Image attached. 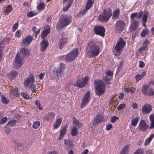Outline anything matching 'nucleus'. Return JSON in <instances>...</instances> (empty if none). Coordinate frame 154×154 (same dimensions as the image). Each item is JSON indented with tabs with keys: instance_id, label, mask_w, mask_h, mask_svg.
<instances>
[{
	"instance_id": "f257e3e1",
	"label": "nucleus",
	"mask_w": 154,
	"mask_h": 154,
	"mask_svg": "<svg viewBox=\"0 0 154 154\" xmlns=\"http://www.w3.org/2000/svg\"><path fill=\"white\" fill-rule=\"evenodd\" d=\"M30 54V51L27 48L25 47L21 48L20 51L17 53L15 58V64L19 67L22 66L23 64V61L25 57L29 56Z\"/></svg>"
},
{
	"instance_id": "f03ea898",
	"label": "nucleus",
	"mask_w": 154,
	"mask_h": 154,
	"mask_svg": "<svg viewBox=\"0 0 154 154\" xmlns=\"http://www.w3.org/2000/svg\"><path fill=\"white\" fill-rule=\"evenodd\" d=\"M100 53L99 47L94 42L91 41L88 44L86 53L90 58L97 56Z\"/></svg>"
},
{
	"instance_id": "7ed1b4c3",
	"label": "nucleus",
	"mask_w": 154,
	"mask_h": 154,
	"mask_svg": "<svg viewBox=\"0 0 154 154\" xmlns=\"http://www.w3.org/2000/svg\"><path fill=\"white\" fill-rule=\"evenodd\" d=\"M72 21V18L70 16L66 15L62 16L61 18L57 22V29L60 30L62 28L69 24Z\"/></svg>"
},
{
	"instance_id": "20e7f679",
	"label": "nucleus",
	"mask_w": 154,
	"mask_h": 154,
	"mask_svg": "<svg viewBox=\"0 0 154 154\" xmlns=\"http://www.w3.org/2000/svg\"><path fill=\"white\" fill-rule=\"evenodd\" d=\"M94 84L95 93L98 96H101L105 93V84L101 80H94Z\"/></svg>"
},
{
	"instance_id": "39448f33",
	"label": "nucleus",
	"mask_w": 154,
	"mask_h": 154,
	"mask_svg": "<svg viewBox=\"0 0 154 154\" xmlns=\"http://www.w3.org/2000/svg\"><path fill=\"white\" fill-rule=\"evenodd\" d=\"M112 10L108 8L104 9L102 13L98 16V19L101 22H106L108 21L112 16Z\"/></svg>"
},
{
	"instance_id": "423d86ee",
	"label": "nucleus",
	"mask_w": 154,
	"mask_h": 154,
	"mask_svg": "<svg viewBox=\"0 0 154 154\" xmlns=\"http://www.w3.org/2000/svg\"><path fill=\"white\" fill-rule=\"evenodd\" d=\"M126 42L123 38L121 37H120L115 47L116 54L119 55L120 54Z\"/></svg>"
},
{
	"instance_id": "0eeeda50",
	"label": "nucleus",
	"mask_w": 154,
	"mask_h": 154,
	"mask_svg": "<svg viewBox=\"0 0 154 154\" xmlns=\"http://www.w3.org/2000/svg\"><path fill=\"white\" fill-rule=\"evenodd\" d=\"M78 55V51L77 48H75L72 50L69 54H67L65 58L66 62H69L74 60L75 58Z\"/></svg>"
},
{
	"instance_id": "6e6552de",
	"label": "nucleus",
	"mask_w": 154,
	"mask_h": 154,
	"mask_svg": "<svg viewBox=\"0 0 154 154\" xmlns=\"http://www.w3.org/2000/svg\"><path fill=\"white\" fill-rule=\"evenodd\" d=\"M94 31L95 33L97 35L103 37H104L105 36V29L102 25H95L94 28Z\"/></svg>"
},
{
	"instance_id": "1a4fd4ad",
	"label": "nucleus",
	"mask_w": 154,
	"mask_h": 154,
	"mask_svg": "<svg viewBox=\"0 0 154 154\" xmlns=\"http://www.w3.org/2000/svg\"><path fill=\"white\" fill-rule=\"evenodd\" d=\"M91 100L90 92L87 91L83 96L80 107L83 108L88 104Z\"/></svg>"
},
{
	"instance_id": "9d476101",
	"label": "nucleus",
	"mask_w": 154,
	"mask_h": 154,
	"mask_svg": "<svg viewBox=\"0 0 154 154\" xmlns=\"http://www.w3.org/2000/svg\"><path fill=\"white\" fill-rule=\"evenodd\" d=\"M125 25V23L122 20H119L116 22L115 27L116 32H121L123 30Z\"/></svg>"
},
{
	"instance_id": "9b49d317",
	"label": "nucleus",
	"mask_w": 154,
	"mask_h": 154,
	"mask_svg": "<svg viewBox=\"0 0 154 154\" xmlns=\"http://www.w3.org/2000/svg\"><path fill=\"white\" fill-rule=\"evenodd\" d=\"M152 107L151 105L148 103L144 104L142 107L141 112L143 114H148L152 111Z\"/></svg>"
},
{
	"instance_id": "f8f14e48",
	"label": "nucleus",
	"mask_w": 154,
	"mask_h": 154,
	"mask_svg": "<svg viewBox=\"0 0 154 154\" xmlns=\"http://www.w3.org/2000/svg\"><path fill=\"white\" fill-rule=\"evenodd\" d=\"M88 77H85L82 78L81 79L78 80L76 82V86L79 88L83 87L85 85L88 83Z\"/></svg>"
},
{
	"instance_id": "ddd939ff",
	"label": "nucleus",
	"mask_w": 154,
	"mask_h": 154,
	"mask_svg": "<svg viewBox=\"0 0 154 154\" xmlns=\"http://www.w3.org/2000/svg\"><path fill=\"white\" fill-rule=\"evenodd\" d=\"M148 125L146 123L145 120L141 119L138 126V130L142 132L146 131L148 128Z\"/></svg>"
},
{
	"instance_id": "4468645a",
	"label": "nucleus",
	"mask_w": 154,
	"mask_h": 154,
	"mask_svg": "<svg viewBox=\"0 0 154 154\" xmlns=\"http://www.w3.org/2000/svg\"><path fill=\"white\" fill-rule=\"evenodd\" d=\"M34 82V75L33 73H30L27 79L24 81V86L28 87L30 83L33 84Z\"/></svg>"
},
{
	"instance_id": "2eb2a0df",
	"label": "nucleus",
	"mask_w": 154,
	"mask_h": 154,
	"mask_svg": "<svg viewBox=\"0 0 154 154\" xmlns=\"http://www.w3.org/2000/svg\"><path fill=\"white\" fill-rule=\"evenodd\" d=\"M105 119L104 117L101 115H97L93 122V124L96 125L99 123L104 122Z\"/></svg>"
},
{
	"instance_id": "dca6fc26",
	"label": "nucleus",
	"mask_w": 154,
	"mask_h": 154,
	"mask_svg": "<svg viewBox=\"0 0 154 154\" xmlns=\"http://www.w3.org/2000/svg\"><path fill=\"white\" fill-rule=\"evenodd\" d=\"M63 10L64 12L67 11L73 3L70 0H63Z\"/></svg>"
},
{
	"instance_id": "f3484780",
	"label": "nucleus",
	"mask_w": 154,
	"mask_h": 154,
	"mask_svg": "<svg viewBox=\"0 0 154 154\" xmlns=\"http://www.w3.org/2000/svg\"><path fill=\"white\" fill-rule=\"evenodd\" d=\"M33 38V36L30 35H28L23 40L22 43L24 45L27 46L31 42Z\"/></svg>"
},
{
	"instance_id": "a211bd4d",
	"label": "nucleus",
	"mask_w": 154,
	"mask_h": 154,
	"mask_svg": "<svg viewBox=\"0 0 154 154\" xmlns=\"http://www.w3.org/2000/svg\"><path fill=\"white\" fill-rule=\"evenodd\" d=\"M50 28L48 25H47L45 27L44 30L41 33V38L44 39L45 37L50 33Z\"/></svg>"
},
{
	"instance_id": "6ab92c4d",
	"label": "nucleus",
	"mask_w": 154,
	"mask_h": 154,
	"mask_svg": "<svg viewBox=\"0 0 154 154\" xmlns=\"http://www.w3.org/2000/svg\"><path fill=\"white\" fill-rule=\"evenodd\" d=\"M40 50L43 51L45 50L49 45V43L48 41L45 40H43L40 43Z\"/></svg>"
},
{
	"instance_id": "aec40b11",
	"label": "nucleus",
	"mask_w": 154,
	"mask_h": 154,
	"mask_svg": "<svg viewBox=\"0 0 154 154\" xmlns=\"http://www.w3.org/2000/svg\"><path fill=\"white\" fill-rule=\"evenodd\" d=\"M143 14V12L140 11L138 13L137 12L133 13L131 14L130 18L131 20H133L134 18L139 19L141 17Z\"/></svg>"
},
{
	"instance_id": "412c9836",
	"label": "nucleus",
	"mask_w": 154,
	"mask_h": 154,
	"mask_svg": "<svg viewBox=\"0 0 154 154\" xmlns=\"http://www.w3.org/2000/svg\"><path fill=\"white\" fill-rule=\"evenodd\" d=\"M55 116V114L53 112H49L43 118L46 121H49L54 118Z\"/></svg>"
},
{
	"instance_id": "4be33fe9",
	"label": "nucleus",
	"mask_w": 154,
	"mask_h": 154,
	"mask_svg": "<svg viewBox=\"0 0 154 154\" xmlns=\"http://www.w3.org/2000/svg\"><path fill=\"white\" fill-rule=\"evenodd\" d=\"M138 22L136 20H134L131 22L130 27V31L132 32L135 31L137 28Z\"/></svg>"
},
{
	"instance_id": "5701e85b",
	"label": "nucleus",
	"mask_w": 154,
	"mask_h": 154,
	"mask_svg": "<svg viewBox=\"0 0 154 154\" xmlns=\"http://www.w3.org/2000/svg\"><path fill=\"white\" fill-rule=\"evenodd\" d=\"M68 41V39L67 38H64L60 39L59 45V47L60 50L62 49Z\"/></svg>"
},
{
	"instance_id": "b1692460",
	"label": "nucleus",
	"mask_w": 154,
	"mask_h": 154,
	"mask_svg": "<svg viewBox=\"0 0 154 154\" xmlns=\"http://www.w3.org/2000/svg\"><path fill=\"white\" fill-rule=\"evenodd\" d=\"M62 121V119L61 118L56 119L53 125L54 129H56L58 128L60 126Z\"/></svg>"
},
{
	"instance_id": "393cba45",
	"label": "nucleus",
	"mask_w": 154,
	"mask_h": 154,
	"mask_svg": "<svg viewBox=\"0 0 154 154\" xmlns=\"http://www.w3.org/2000/svg\"><path fill=\"white\" fill-rule=\"evenodd\" d=\"M72 123L75 125V126L77 127L78 128H80L82 126V123L77 120L74 116L72 117Z\"/></svg>"
},
{
	"instance_id": "a878e982",
	"label": "nucleus",
	"mask_w": 154,
	"mask_h": 154,
	"mask_svg": "<svg viewBox=\"0 0 154 154\" xmlns=\"http://www.w3.org/2000/svg\"><path fill=\"white\" fill-rule=\"evenodd\" d=\"M149 119L150 120L149 129H152L154 128V113L151 114L149 116Z\"/></svg>"
},
{
	"instance_id": "bb28decb",
	"label": "nucleus",
	"mask_w": 154,
	"mask_h": 154,
	"mask_svg": "<svg viewBox=\"0 0 154 154\" xmlns=\"http://www.w3.org/2000/svg\"><path fill=\"white\" fill-rule=\"evenodd\" d=\"M64 144L66 146V149L68 150L73 148V144L72 141L67 140H64Z\"/></svg>"
},
{
	"instance_id": "cd10ccee",
	"label": "nucleus",
	"mask_w": 154,
	"mask_h": 154,
	"mask_svg": "<svg viewBox=\"0 0 154 154\" xmlns=\"http://www.w3.org/2000/svg\"><path fill=\"white\" fill-rule=\"evenodd\" d=\"M66 127L65 126L63 127L60 131V135L58 139L59 140H61L63 138L66 134Z\"/></svg>"
},
{
	"instance_id": "c85d7f7f",
	"label": "nucleus",
	"mask_w": 154,
	"mask_h": 154,
	"mask_svg": "<svg viewBox=\"0 0 154 154\" xmlns=\"http://www.w3.org/2000/svg\"><path fill=\"white\" fill-rule=\"evenodd\" d=\"M140 119V117L139 116H137L133 118L131 121V125L133 126H136L138 122Z\"/></svg>"
},
{
	"instance_id": "c756f323",
	"label": "nucleus",
	"mask_w": 154,
	"mask_h": 154,
	"mask_svg": "<svg viewBox=\"0 0 154 154\" xmlns=\"http://www.w3.org/2000/svg\"><path fill=\"white\" fill-rule=\"evenodd\" d=\"M95 0H88L85 5V8L88 10L93 6Z\"/></svg>"
},
{
	"instance_id": "7c9ffc66",
	"label": "nucleus",
	"mask_w": 154,
	"mask_h": 154,
	"mask_svg": "<svg viewBox=\"0 0 154 154\" xmlns=\"http://www.w3.org/2000/svg\"><path fill=\"white\" fill-rule=\"evenodd\" d=\"M120 10L119 8H117L113 12L112 19L115 20L118 18L119 15Z\"/></svg>"
},
{
	"instance_id": "2f4dec72",
	"label": "nucleus",
	"mask_w": 154,
	"mask_h": 154,
	"mask_svg": "<svg viewBox=\"0 0 154 154\" xmlns=\"http://www.w3.org/2000/svg\"><path fill=\"white\" fill-rule=\"evenodd\" d=\"M12 10V6L11 5H8L6 7L5 9V15H8Z\"/></svg>"
},
{
	"instance_id": "473e14b6",
	"label": "nucleus",
	"mask_w": 154,
	"mask_h": 154,
	"mask_svg": "<svg viewBox=\"0 0 154 154\" xmlns=\"http://www.w3.org/2000/svg\"><path fill=\"white\" fill-rule=\"evenodd\" d=\"M71 133L72 136L74 137L76 136L78 134V132L76 126H73L71 130Z\"/></svg>"
},
{
	"instance_id": "72a5a7b5",
	"label": "nucleus",
	"mask_w": 154,
	"mask_h": 154,
	"mask_svg": "<svg viewBox=\"0 0 154 154\" xmlns=\"http://www.w3.org/2000/svg\"><path fill=\"white\" fill-rule=\"evenodd\" d=\"M135 88H134L133 87L129 88L125 87L124 88V90L127 93H128L130 92L132 94L134 92L135 90Z\"/></svg>"
},
{
	"instance_id": "f704fd0d",
	"label": "nucleus",
	"mask_w": 154,
	"mask_h": 154,
	"mask_svg": "<svg viewBox=\"0 0 154 154\" xmlns=\"http://www.w3.org/2000/svg\"><path fill=\"white\" fill-rule=\"evenodd\" d=\"M18 73L17 71L12 70L9 73V78L13 79L17 77Z\"/></svg>"
},
{
	"instance_id": "c9c22d12",
	"label": "nucleus",
	"mask_w": 154,
	"mask_h": 154,
	"mask_svg": "<svg viewBox=\"0 0 154 154\" xmlns=\"http://www.w3.org/2000/svg\"><path fill=\"white\" fill-rule=\"evenodd\" d=\"M149 85H144L142 86V91L143 94L146 95L148 91V89L149 88Z\"/></svg>"
},
{
	"instance_id": "e433bc0d",
	"label": "nucleus",
	"mask_w": 154,
	"mask_h": 154,
	"mask_svg": "<svg viewBox=\"0 0 154 154\" xmlns=\"http://www.w3.org/2000/svg\"><path fill=\"white\" fill-rule=\"evenodd\" d=\"M149 30L146 28L143 29L140 33V36L141 37H145L146 35H147L149 33Z\"/></svg>"
},
{
	"instance_id": "4c0bfd02",
	"label": "nucleus",
	"mask_w": 154,
	"mask_h": 154,
	"mask_svg": "<svg viewBox=\"0 0 154 154\" xmlns=\"http://www.w3.org/2000/svg\"><path fill=\"white\" fill-rule=\"evenodd\" d=\"M45 3L43 2H41L38 5L37 8L39 11H42L45 8Z\"/></svg>"
},
{
	"instance_id": "58836bf2",
	"label": "nucleus",
	"mask_w": 154,
	"mask_h": 154,
	"mask_svg": "<svg viewBox=\"0 0 154 154\" xmlns=\"http://www.w3.org/2000/svg\"><path fill=\"white\" fill-rule=\"evenodd\" d=\"M149 15L148 11L145 12L143 15L142 20L143 22H146Z\"/></svg>"
},
{
	"instance_id": "ea45409f",
	"label": "nucleus",
	"mask_w": 154,
	"mask_h": 154,
	"mask_svg": "<svg viewBox=\"0 0 154 154\" xmlns=\"http://www.w3.org/2000/svg\"><path fill=\"white\" fill-rule=\"evenodd\" d=\"M40 125V122L39 121H36L34 122L32 124V128L35 129L38 128Z\"/></svg>"
},
{
	"instance_id": "a19ab883",
	"label": "nucleus",
	"mask_w": 154,
	"mask_h": 154,
	"mask_svg": "<svg viewBox=\"0 0 154 154\" xmlns=\"http://www.w3.org/2000/svg\"><path fill=\"white\" fill-rule=\"evenodd\" d=\"M133 154H144V149L143 148H138L134 152Z\"/></svg>"
},
{
	"instance_id": "79ce46f5",
	"label": "nucleus",
	"mask_w": 154,
	"mask_h": 154,
	"mask_svg": "<svg viewBox=\"0 0 154 154\" xmlns=\"http://www.w3.org/2000/svg\"><path fill=\"white\" fill-rule=\"evenodd\" d=\"M32 30L34 32L33 35L35 34V37H37V35L39 33L40 31V29H39L37 30L36 27L35 26H34L33 27Z\"/></svg>"
},
{
	"instance_id": "37998d69",
	"label": "nucleus",
	"mask_w": 154,
	"mask_h": 154,
	"mask_svg": "<svg viewBox=\"0 0 154 154\" xmlns=\"http://www.w3.org/2000/svg\"><path fill=\"white\" fill-rule=\"evenodd\" d=\"M128 148L129 146L128 145H125L121 150V153L126 154V153L128 151Z\"/></svg>"
},
{
	"instance_id": "c03bdc74",
	"label": "nucleus",
	"mask_w": 154,
	"mask_h": 154,
	"mask_svg": "<svg viewBox=\"0 0 154 154\" xmlns=\"http://www.w3.org/2000/svg\"><path fill=\"white\" fill-rule=\"evenodd\" d=\"M37 14V13L36 12H33V11H31L27 13V16L28 17H31L36 15Z\"/></svg>"
},
{
	"instance_id": "a18cd8bd",
	"label": "nucleus",
	"mask_w": 154,
	"mask_h": 154,
	"mask_svg": "<svg viewBox=\"0 0 154 154\" xmlns=\"http://www.w3.org/2000/svg\"><path fill=\"white\" fill-rule=\"evenodd\" d=\"M2 101V102L5 104H7L9 102V100L6 98L3 95L1 96Z\"/></svg>"
},
{
	"instance_id": "49530a36",
	"label": "nucleus",
	"mask_w": 154,
	"mask_h": 154,
	"mask_svg": "<svg viewBox=\"0 0 154 154\" xmlns=\"http://www.w3.org/2000/svg\"><path fill=\"white\" fill-rule=\"evenodd\" d=\"M12 93L16 97L18 96L19 95L18 88H16L15 89L12 91Z\"/></svg>"
},
{
	"instance_id": "de8ad7c7",
	"label": "nucleus",
	"mask_w": 154,
	"mask_h": 154,
	"mask_svg": "<svg viewBox=\"0 0 154 154\" xmlns=\"http://www.w3.org/2000/svg\"><path fill=\"white\" fill-rule=\"evenodd\" d=\"M149 43V42L148 40L147 39H146L143 43L142 46L146 48L147 47V45Z\"/></svg>"
},
{
	"instance_id": "09e8293b",
	"label": "nucleus",
	"mask_w": 154,
	"mask_h": 154,
	"mask_svg": "<svg viewBox=\"0 0 154 154\" xmlns=\"http://www.w3.org/2000/svg\"><path fill=\"white\" fill-rule=\"evenodd\" d=\"M3 49V44L2 42H0V60L2 56V52Z\"/></svg>"
},
{
	"instance_id": "8fccbe9b",
	"label": "nucleus",
	"mask_w": 154,
	"mask_h": 154,
	"mask_svg": "<svg viewBox=\"0 0 154 154\" xmlns=\"http://www.w3.org/2000/svg\"><path fill=\"white\" fill-rule=\"evenodd\" d=\"M35 104L37 106L39 110H42L43 109V108L41 106V104L38 100H37L35 101Z\"/></svg>"
},
{
	"instance_id": "3c124183",
	"label": "nucleus",
	"mask_w": 154,
	"mask_h": 154,
	"mask_svg": "<svg viewBox=\"0 0 154 154\" xmlns=\"http://www.w3.org/2000/svg\"><path fill=\"white\" fill-rule=\"evenodd\" d=\"M88 11V10H87L85 8V9H84L83 10L80 11L79 13V16L82 17L85 14L86 12Z\"/></svg>"
},
{
	"instance_id": "603ef678",
	"label": "nucleus",
	"mask_w": 154,
	"mask_h": 154,
	"mask_svg": "<svg viewBox=\"0 0 154 154\" xmlns=\"http://www.w3.org/2000/svg\"><path fill=\"white\" fill-rule=\"evenodd\" d=\"M143 78L139 74H137L135 76V79L137 82H138L139 81L141 80Z\"/></svg>"
},
{
	"instance_id": "864d4df0",
	"label": "nucleus",
	"mask_w": 154,
	"mask_h": 154,
	"mask_svg": "<svg viewBox=\"0 0 154 154\" xmlns=\"http://www.w3.org/2000/svg\"><path fill=\"white\" fill-rule=\"evenodd\" d=\"M119 119V118L118 117L115 116H112L110 121L112 123H114L116 122V121L117 120H118Z\"/></svg>"
},
{
	"instance_id": "5fc2aeb1",
	"label": "nucleus",
	"mask_w": 154,
	"mask_h": 154,
	"mask_svg": "<svg viewBox=\"0 0 154 154\" xmlns=\"http://www.w3.org/2000/svg\"><path fill=\"white\" fill-rule=\"evenodd\" d=\"M22 96L25 99H28L29 98V96L26 93H22L21 94Z\"/></svg>"
},
{
	"instance_id": "6e6d98bb",
	"label": "nucleus",
	"mask_w": 154,
	"mask_h": 154,
	"mask_svg": "<svg viewBox=\"0 0 154 154\" xmlns=\"http://www.w3.org/2000/svg\"><path fill=\"white\" fill-rule=\"evenodd\" d=\"M16 122L17 121L14 119L8 122V123L11 126H14L15 125Z\"/></svg>"
},
{
	"instance_id": "4d7b16f0",
	"label": "nucleus",
	"mask_w": 154,
	"mask_h": 154,
	"mask_svg": "<svg viewBox=\"0 0 154 154\" xmlns=\"http://www.w3.org/2000/svg\"><path fill=\"white\" fill-rule=\"evenodd\" d=\"M36 85L35 84H32L30 85L31 90L32 93H35L36 92Z\"/></svg>"
},
{
	"instance_id": "13d9d810",
	"label": "nucleus",
	"mask_w": 154,
	"mask_h": 154,
	"mask_svg": "<svg viewBox=\"0 0 154 154\" xmlns=\"http://www.w3.org/2000/svg\"><path fill=\"white\" fill-rule=\"evenodd\" d=\"M103 80L106 84H107L109 81L111 80V78L106 76H104L103 78Z\"/></svg>"
},
{
	"instance_id": "bf43d9fd",
	"label": "nucleus",
	"mask_w": 154,
	"mask_h": 154,
	"mask_svg": "<svg viewBox=\"0 0 154 154\" xmlns=\"http://www.w3.org/2000/svg\"><path fill=\"white\" fill-rule=\"evenodd\" d=\"M7 120V118L6 117L2 118L0 120V124H5Z\"/></svg>"
},
{
	"instance_id": "052dcab7",
	"label": "nucleus",
	"mask_w": 154,
	"mask_h": 154,
	"mask_svg": "<svg viewBox=\"0 0 154 154\" xmlns=\"http://www.w3.org/2000/svg\"><path fill=\"white\" fill-rule=\"evenodd\" d=\"M18 23L17 22L15 23L12 26V30L14 32L17 29L18 26Z\"/></svg>"
},
{
	"instance_id": "680f3d73",
	"label": "nucleus",
	"mask_w": 154,
	"mask_h": 154,
	"mask_svg": "<svg viewBox=\"0 0 154 154\" xmlns=\"http://www.w3.org/2000/svg\"><path fill=\"white\" fill-rule=\"evenodd\" d=\"M126 106L125 104L122 103L120 104L117 107V109L118 110L123 109Z\"/></svg>"
},
{
	"instance_id": "e2e57ef3",
	"label": "nucleus",
	"mask_w": 154,
	"mask_h": 154,
	"mask_svg": "<svg viewBox=\"0 0 154 154\" xmlns=\"http://www.w3.org/2000/svg\"><path fill=\"white\" fill-rule=\"evenodd\" d=\"M116 100V97L114 96L112 97L110 100L109 103L110 104H112L115 103V100Z\"/></svg>"
},
{
	"instance_id": "0e129e2a",
	"label": "nucleus",
	"mask_w": 154,
	"mask_h": 154,
	"mask_svg": "<svg viewBox=\"0 0 154 154\" xmlns=\"http://www.w3.org/2000/svg\"><path fill=\"white\" fill-rule=\"evenodd\" d=\"M22 32L20 30H17L16 32L15 33V36L16 37L18 38H20V37Z\"/></svg>"
},
{
	"instance_id": "69168bd1",
	"label": "nucleus",
	"mask_w": 154,
	"mask_h": 154,
	"mask_svg": "<svg viewBox=\"0 0 154 154\" xmlns=\"http://www.w3.org/2000/svg\"><path fill=\"white\" fill-rule=\"evenodd\" d=\"M123 64V63L122 62H120L119 65L118 66V67L117 69L116 72L118 73L121 70L122 66Z\"/></svg>"
},
{
	"instance_id": "338daca9",
	"label": "nucleus",
	"mask_w": 154,
	"mask_h": 154,
	"mask_svg": "<svg viewBox=\"0 0 154 154\" xmlns=\"http://www.w3.org/2000/svg\"><path fill=\"white\" fill-rule=\"evenodd\" d=\"M65 64L64 63H60V66L59 68L62 72H63L65 69Z\"/></svg>"
},
{
	"instance_id": "774afa93",
	"label": "nucleus",
	"mask_w": 154,
	"mask_h": 154,
	"mask_svg": "<svg viewBox=\"0 0 154 154\" xmlns=\"http://www.w3.org/2000/svg\"><path fill=\"white\" fill-rule=\"evenodd\" d=\"M112 127V126L111 124H107L106 125V129L107 131H109Z\"/></svg>"
}]
</instances>
